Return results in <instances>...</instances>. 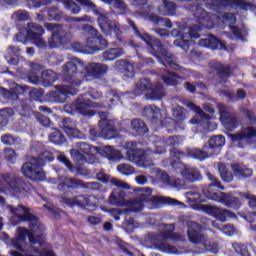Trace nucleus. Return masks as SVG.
Wrapping results in <instances>:
<instances>
[{"instance_id": "f257e3e1", "label": "nucleus", "mask_w": 256, "mask_h": 256, "mask_svg": "<svg viewBox=\"0 0 256 256\" xmlns=\"http://www.w3.org/2000/svg\"><path fill=\"white\" fill-rule=\"evenodd\" d=\"M74 147L75 148L70 150L71 158L74 161H85V155H83L82 153H85L86 155H90L92 157H94L95 155H101L109 161L113 159L120 161L121 159H123V154L121 153V151L115 149L113 146L96 147L91 146L86 142H77ZM79 151H82V153Z\"/></svg>"}, {"instance_id": "f03ea898", "label": "nucleus", "mask_w": 256, "mask_h": 256, "mask_svg": "<svg viewBox=\"0 0 256 256\" xmlns=\"http://www.w3.org/2000/svg\"><path fill=\"white\" fill-rule=\"evenodd\" d=\"M11 213L14 218H17L20 222H28V227L30 230L20 227L18 228V235L14 240L26 241L33 239L34 233H40L43 226L39 221V217L30 213V209L24 207L23 205H18L17 208H11Z\"/></svg>"}, {"instance_id": "7ed1b4c3", "label": "nucleus", "mask_w": 256, "mask_h": 256, "mask_svg": "<svg viewBox=\"0 0 256 256\" xmlns=\"http://www.w3.org/2000/svg\"><path fill=\"white\" fill-rule=\"evenodd\" d=\"M207 178L208 180L211 181V183L210 185L202 189V195H204L205 199L211 200V201H217L218 203L224 204L226 207H230L234 209H237L240 207L239 198H236L235 196L227 195L226 193L219 192L217 190H213V187L224 190V186L221 185V182L219 181L218 178H216V176L208 172Z\"/></svg>"}, {"instance_id": "20e7f679", "label": "nucleus", "mask_w": 256, "mask_h": 256, "mask_svg": "<svg viewBox=\"0 0 256 256\" xmlns=\"http://www.w3.org/2000/svg\"><path fill=\"white\" fill-rule=\"evenodd\" d=\"M166 226H168L169 229H165L159 234L149 233L148 242L152 244L153 248L159 252L177 254V247L165 243L163 240L181 241L183 240V235L174 232L175 224H168Z\"/></svg>"}, {"instance_id": "39448f33", "label": "nucleus", "mask_w": 256, "mask_h": 256, "mask_svg": "<svg viewBox=\"0 0 256 256\" xmlns=\"http://www.w3.org/2000/svg\"><path fill=\"white\" fill-rule=\"evenodd\" d=\"M130 25L133 27L135 34L140 37L142 41H145V43H147V45H149L153 51H156V53H161V63L164 65V67H170V69H174L175 71H185V68L177 64V58H175V56H169V54L165 52L161 41H159L157 38L149 36L148 34H141V32L137 30V27H135V23L131 22Z\"/></svg>"}, {"instance_id": "423d86ee", "label": "nucleus", "mask_w": 256, "mask_h": 256, "mask_svg": "<svg viewBox=\"0 0 256 256\" xmlns=\"http://www.w3.org/2000/svg\"><path fill=\"white\" fill-rule=\"evenodd\" d=\"M225 145V136L217 135L213 136L208 140L207 151L199 150L197 148L188 149V157L190 159L205 160L213 155H219L221 153V148Z\"/></svg>"}, {"instance_id": "0eeeda50", "label": "nucleus", "mask_w": 256, "mask_h": 256, "mask_svg": "<svg viewBox=\"0 0 256 256\" xmlns=\"http://www.w3.org/2000/svg\"><path fill=\"white\" fill-rule=\"evenodd\" d=\"M80 5H83V7H87L88 9H91L96 13V15H100L98 17V25L104 33V35H112L115 33V35H119V28L117 27V24L114 21L109 20V14H101L99 11H97V5L95 3L91 2V0H76Z\"/></svg>"}, {"instance_id": "6e6552de", "label": "nucleus", "mask_w": 256, "mask_h": 256, "mask_svg": "<svg viewBox=\"0 0 256 256\" xmlns=\"http://www.w3.org/2000/svg\"><path fill=\"white\" fill-rule=\"evenodd\" d=\"M85 64L79 58H72L62 66V75L64 81L69 83L72 87H79L81 85V79L77 78V71L83 69Z\"/></svg>"}, {"instance_id": "1a4fd4ad", "label": "nucleus", "mask_w": 256, "mask_h": 256, "mask_svg": "<svg viewBox=\"0 0 256 256\" xmlns=\"http://www.w3.org/2000/svg\"><path fill=\"white\" fill-rule=\"evenodd\" d=\"M45 27L52 33L51 38L48 39V45L51 49H55V47H59V45H64V43L71 41V33L67 31V29L63 28V26L59 24L46 23Z\"/></svg>"}, {"instance_id": "9d476101", "label": "nucleus", "mask_w": 256, "mask_h": 256, "mask_svg": "<svg viewBox=\"0 0 256 256\" xmlns=\"http://www.w3.org/2000/svg\"><path fill=\"white\" fill-rule=\"evenodd\" d=\"M201 29H203V26L194 25L182 32H179L177 29L172 30L171 34L173 37H180L174 41V45L187 51V49H189V39H199V37H201V35H199Z\"/></svg>"}, {"instance_id": "9b49d317", "label": "nucleus", "mask_w": 256, "mask_h": 256, "mask_svg": "<svg viewBox=\"0 0 256 256\" xmlns=\"http://www.w3.org/2000/svg\"><path fill=\"white\" fill-rule=\"evenodd\" d=\"M83 31L88 35L86 51L90 55L97 53L100 49H105L107 47V40L99 38L97 36V29L93 26L87 24L82 27Z\"/></svg>"}, {"instance_id": "f8f14e48", "label": "nucleus", "mask_w": 256, "mask_h": 256, "mask_svg": "<svg viewBox=\"0 0 256 256\" xmlns=\"http://www.w3.org/2000/svg\"><path fill=\"white\" fill-rule=\"evenodd\" d=\"M43 163L46 162H25L24 164H22L21 168L22 175L35 182L44 181V179H46V174L44 173L42 168L44 165Z\"/></svg>"}, {"instance_id": "ddd939ff", "label": "nucleus", "mask_w": 256, "mask_h": 256, "mask_svg": "<svg viewBox=\"0 0 256 256\" xmlns=\"http://www.w3.org/2000/svg\"><path fill=\"white\" fill-rule=\"evenodd\" d=\"M45 34L43 27L35 22H29L27 26V36L30 41H33L36 47L47 49V42L41 37Z\"/></svg>"}, {"instance_id": "4468645a", "label": "nucleus", "mask_w": 256, "mask_h": 256, "mask_svg": "<svg viewBox=\"0 0 256 256\" xmlns=\"http://www.w3.org/2000/svg\"><path fill=\"white\" fill-rule=\"evenodd\" d=\"M91 107H101L99 103H94L85 99L79 98L72 104H66L64 106L65 113L68 115H75V113H81V115H87V110L91 109Z\"/></svg>"}, {"instance_id": "2eb2a0df", "label": "nucleus", "mask_w": 256, "mask_h": 256, "mask_svg": "<svg viewBox=\"0 0 256 256\" xmlns=\"http://www.w3.org/2000/svg\"><path fill=\"white\" fill-rule=\"evenodd\" d=\"M100 131L97 132L95 128H90L89 135L93 139L97 137H102L103 139H113L115 135V131H117V127L113 124V122L108 120H102L99 122Z\"/></svg>"}, {"instance_id": "dca6fc26", "label": "nucleus", "mask_w": 256, "mask_h": 256, "mask_svg": "<svg viewBox=\"0 0 256 256\" xmlns=\"http://www.w3.org/2000/svg\"><path fill=\"white\" fill-rule=\"evenodd\" d=\"M68 95H77V88L71 85L57 86V90L49 92L47 97L54 103H65Z\"/></svg>"}, {"instance_id": "f3484780", "label": "nucleus", "mask_w": 256, "mask_h": 256, "mask_svg": "<svg viewBox=\"0 0 256 256\" xmlns=\"http://www.w3.org/2000/svg\"><path fill=\"white\" fill-rule=\"evenodd\" d=\"M140 200L143 201L149 209H158L163 205L175 206L178 201L174 198L164 196H140Z\"/></svg>"}, {"instance_id": "a211bd4d", "label": "nucleus", "mask_w": 256, "mask_h": 256, "mask_svg": "<svg viewBox=\"0 0 256 256\" xmlns=\"http://www.w3.org/2000/svg\"><path fill=\"white\" fill-rule=\"evenodd\" d=\"M97 182H83L76 178H64L63 182L58 183V191H65L66 189H78L83 187L84 189H94L97 186Z\"/></svg>"}, {"instance_id": "6ab92c4d", "label": "nucleus", "mask_w": 256, "mask_h": 256, "mask_svg": "<svg viewBox=\"0 0 256 256\" xmlns=\"http://www.w3.org/2000/svg\"><path fill=\"white\" fill-rule=\"evenodd\" d=\"M186 226L188 227L186 235L188 236L189 242L192 244H202L205 240L204 235L201 233L203 226L196 221H188L186 222Z\"/></svg>"}, {"instance_id": "aec40b11", "label": "nucleus", "mask_w": 256, "mask_h": 256, "mask_svg": "<svg viewBox=\"0 0 256 256\" xmlns=\"http://www.w3.org/2000/svg\"><path fill=\"white\" fill-rule=\"evenodd\" d=\"M217 107L220 113V121L224 127H226V129H235V127H237V117L235 114L231 113L225 104L219 103Z\"/></svg>"}, {"instance_id": "412c9836", "label": "nucleus", "mask_w": 256, "mask_h": 256, "mask_svg": "<svg viewBox=\"0 0 256 256\" xmlns=\"http://www.w3.org/2000/svg\"><path fill=\"white\" fill-rule=\"evenodd\" d=\"M5 182L10 186L11 191H14L17 194L29 193L31 185L25 183L18 178H10L9 176L4 178Z\"/></svg>"}, {"instance_id": "4be33fe9", "label": "nucleus", "mask_w": 256, "mask_h": 256, "mask_svg": "<svg viewBox=\"0 0 256 256\" xmlns=\"http://www.w3.org/2000/svg\"><path fill=\"white\" fill-rule=\"evenodd\" d=\"M125 149L128 161H142L143 157H145V150L137 149L135 142H127Z\"/></svg>"}, {"instance_id": "5701e85b", "label": "nucleus", "mask_w": 256, "mask_h": 256, "mask_svg": "<svg viewBox=\"0 0 256 256\" xmlns=\"http://www.w3.org/2000/svg\"><path fill=\"white\" fill-rule=\"evenodd\" d=\"M96 179L101 181L103 184H108L117 187L119 189H131L130 185L122 180H118L117 178H112L108 174H105L103 172H99L96 174Z\"/></svg>"}, {"instance_id": "b1692460", "label": "nucleus", "mask_w": 256, "mask_h": 256, "mask_svg": "<svg viewBox=\"0 0 256 256\" xmlns=\"http://www.w3.org/2000/svg\"><path fill=\"white\" fill-rule=\"evenodd\" d=\"M61 203L67 205V207H90V199L87 198L85 195H79L74 198H68L64 196L63 198H61Z\"/></svg>"}, {"instance_id": "393cba45", "label": "nucleus", "mask_w": 256, "mask_h": 256, "mask_svg": "<svg viewBox=\"0 0 256 256\" xmlns=\"http://www.w3.org/2000/svg\"><path fill=\"white\" fill-rule=\"evenodd\" d=\"M207 213L221 223L226 222L228 218L234 217V213L230 210L220 209L216 206H208Z\"/></svg>"}, {"instance_id": "a878e982", "label": "nucleus", "mask_w": 256, "mask_h": 256, "mask_svg": "<svg viewBox=\"0 0 256 256\" xmlns=\"http://www.w3.org/2000/svg\"><path fill=\"white\" fill-rule=\"evenodd\" d=\"M63 129L68 137H73L74 139H84L83 132L79 131L76 127V124L71 118H65L63 120Z\"/></svg>"}, {"instance_id": "bb28decb", "label": "nucleus", "mask_w": 256, "mask_h": 256, "mask_svg": "<svg viewBox=\"0 0 256 256\" xmlns=\"http://www.w3.org/2000/svg\"><path fill=\"white\" fill-rule=\"evenodd\" d=\"M229 137L234 143H241V141H245V139H253V137H256V130L251 126L245 127L242 128L241 132L230 134Z\"/></svg>"}, {"instance_id": "cd10ccee", "label": "nucleus", "mask_w": 256, "mask_h": 256, "mask_svg": "<svg viewBox=\"0 0 256 256\" xmlns=\"http://www.w3.org/2000/svg\"><path fill=\"white\" fill-rule=\"evenodd\" d=\"M231 170L238 179H247L253 176V170L241 163L231 164Z\"/></svg>"}, {"instance_id": "c85d7f7f", "label": "nucleus", "mask_w": 256, "mask_h": 256, "mask_svg": "<svg viewBox=\"0 0 256 256\" xmlns=\"http://www.w3.org/2000/svg\"><path fill=\"white\" fill-rule=\"evenodd\" d=\"M107 71H109L107 64L93 62L86 66V73L90 75V77H101V75H105Z\"/></svg>"}, {"instance_id": "c756f323", "label": "nucleus", "mask_w": 256, "mask_h": 256, "mask_svg": "<svg viewBox=\"0 0 256 256\" xmlns=\"http://www.w3.org/2000/svg\"><path fill=\"white\" fill-rule=\"evenodd\" d=\"M179 174H181L182 178H184L186 183H197L203 180L201 171L195 167L185 169L183 172H180Z\"/></svg>"}, {"instance_id": "7c9ffc66", "label": "nucleus", "mask_w": 256, "mask_h": 256, "mask_svg": "<svg viewBox=\"0 0 256 256\" xmlns=\"http://www.w3.org/2000/svg\"><path fill=\"white\" fill-rule=\"evenodd\" d=\"M187 107H189V109H192L196 113L194 119L190 121L192 125H197V123H205V121L207 122L209 121V119H211L209 115L203 112V110L199 106L195 105L193 102H189L187 104Z\"/></svg>"}, {"instance_id": "2f4dec72", "label": "nucleus", "mask_w": 256, "mask_h": 256, "mask_svg": "<svg viewBox=\"0 0 256 256\" xmlns=\"http://www.w3.org/2000/svg\"><path fill=\"white\" fill-rule=\"evenodd\" d=\"M19 57H21V50L17 46L10 45L6 49L4 58L9 65H19Z\"/></svg>"}, {"instance_id": "473e14b6", "label": "nucleus", "mask_w": 256, "mask_h": 256, "mask_svg": "<svg viewBox=\"0 0 256 256\" xmlns=\"http://www.w3.org/2000/svg\"><path fill=\"white\" fill-rule=\"evenodd\" d=\"M67 161V157L63 152H51V151H44L39 154L38 158H33V161Z\"/></svg>"}, {"instance_id": "72a5a7b5", "label": "nucleus", "mask_w": 256, "mask_h": 256, "mask_svg": "<svg viewBox=\"0 0 256 256\" xmlns=\"http://www.w3.org/2000/svg\"><path fill=\"white\" fill-rule=\"evenodd\" d=\"M114 69L120 73H124L126 77H133L135 75V70L131 63L125 60H118L114 64Z\"/></svg>"}, {"instance_id": "f704fd0d", "label": "nucleus", "mask_w": 256, "mask_h": 256, "mask_svg": "<svg viewBox=\"0 0 256 256\" xmlns=\"http://www.w3.org/2000/svg\"><path fill=\"white\" fill-rule=\"evenodd\" d=\"M125 196L126 194L122 190H113L107 202L117 207H123L125 205Z\"/></svg>"}, {"instance_id": "c9c22d12", "label": "nucleus", "mask_w": 256, "mask_h": 256, "mask_svg": "<svg viewBox=\"0 0 256 256\" xmlns=\"http://www.w3.org/2000/svg\"><path fill=\"white\" fill-rule=\"evenodd\" d=\"M71 173H77V175L83 176L84 178H90V171L85 169L82 164H77L76 166L72 164L71 161H63L61 162Z\"/></svg>"}, {"instance_id": "e433bc0d", "label": "nucleus", "mask_w": 256, "mask_h": 256, "mask_svg": "<svg viewBox=\"0 0 256 256\" xmlns=\"http://www.w3.org/2000/svg\"><path fill=\"white\" fill-rule=\"evenodd\" d=\"M221 95L228 98L230 103H235V101H241L247 97V92L243 89H238L235 94L231 90H222Z\"/></svg>"}, {"instance_id": "4c0bfd02", "label": "nucleus", "mask_w": 256, "mask_h": 256, "mask_svg": "<svg viewBox=\"0 0 256 256\" xmlns=\"http://www.w3.org/2000/svg\"><path fill=\"white\" fill-rule=\"evenodd\" d=\"M215 69L218 73L219 83H226L227 79H229L231 75V68L227 65L216 63Z\"/></svg>"}, {"instance_id": "58836bf2", "label": "nucleus", "mask_w": 256, "mask_h": 256, "mask_svg": "<svg viewBox=\"0 0 256 256\" xmlns=\"http://www.w3.org/2000/svg\"><path fill=\"white\" fill-rule=\"evenodd\" d=\"M165 97V92L163 91V84L158 83L154 88L151 86L150 95H146L147 99L152 101H159Z\"/></svg>"}, {"instance_id": "ea45409f", "label": "nucleus", "mask_w": 256, "mask_h": 256, "mask_svg": "<svg viewBox=\"0 0 256 256\" xmlns=\"http://www.w3.org/2000/svg\"><path fill=\"white\" fill-rule=\"evenodd\" d=\"M151 87H153L151 80L142 78L136 83L134 95H141L144 91H151Z\"/></svg>"}, {"instance_id": "a19ab883", "label": "nucleus", "mask_w": 256, "mask_h": 256, "mask_svg": "<svg viewBox=\"0 0 256 256\" xmlns=\"http://www.w3.org/2000/svg\"><path fill=\"white\" fill-rule=\"evenodd\" d=\"M57 81V74L53 70H46L41 73V83L44 87H49Z\"/></svg>"}, {"instance_id": "79ce46f5", "label": "nucleus", "mask_w": 256, "mask_h": 256, "mask_svg": "<svg viewBox=\"0 0 256 256\" xmlns=\"http://www.w3.org/2000/svg\"><path fill=\"white\" fill-rule=\"evenodd\" d=\"M144 113L146 117H152V123H157L161 119V109L155 105L145 107Z\"/></svg>"}, {"instance_id": "37998d69", "label": "nucleus", "mask_w": 256, "mask_h": 256, "mask_svg": "<svg viewBox=\"0 0 256 256\" xmlns=\"http://www.w3.org/2000/svg\"><path fill=\"white\" fill-rule=\"evenodd\" d=\"M31 72L28 75V81L34 85L41 84V79L39 78V71H41V65L37 63H31Z\"/></svg>"}, {"instance_id": "c03bdc74", "label": "nucleus", "mask_w": 256, "mask_h": 256, "mask_svg": "<svg viewBox=\"0 0 256 256\" xmlns=\"http://www.w3.org/2000/svg\"><path fill=\"white\" fill-rule=\"evenodd\" d=\"M218 173H220L221 179L225 183H231L234 179L233 173L227 169L223 162L218 163Z\"/></svg>"}, {"instance_id": "a18cd8bd", "label": "nucleus", "mask_w": 256, "mask_h": 256, "mask_svg": "<svg viewBox=\"0 0 256 256\" xmlns=\"http://www.w3.org/2000/svg\"><path fill=\"white\" fill-rule=\"evenodd\" d=\"M123 55V49L121 48H111L103 52L102 57L104 61H115V59H119Z\"/></svg>"}, {"instance_id": "49530a36", "label": "nucleus", "mask_w": 256, "mask_h": 256, "mask_svg": "<svg viewBox=\"0 0 256 256\" xmlns=\"http://www.w3.org/2000/svg\"><path fill=\"white\" fill-rule=\"evenodd\" d=\"M161 77L165 85H177V79H181V81L185 79L183 76H179L178 74L169 71L162 73Z\"/></svg>"}, {"instance_id": "de8ad7c7", "label": "nucleus", "mask_w": 256, "mask_h": 256, "mask_svg": "<svg viewBox=\"0 0 256 256\" xmlns=\"http://www.w3.org/2000/svg\"><path fill=\"white\" fill-rule=\"evenodd\" d=\"M160 15L171 16L175 13V3L164 0L163 5L158 9Z\"/></svg>"}, {"instance_id": "09e8293b", "label": "nucleus", "mask_w": 256, "mask_h": 256, "mask_svg": "<svg viewBox=\"0 0 256 256\" xmlns=\"http://www.w3.org/2000/svg\"><path fill=\"white\" fill-rule=\"evenodd\" d=\"M172 115L176 121H185L189 119V112L181 106H176L172 109Z\"/></svg>"}, {"instance_id": "8fccbe9b", "label": "nucleus", "mask_w": 256, "mask_h": 256, "mask_svg": "<svg viewBox=\"0 0 256 256\" xmlns=\"http://www.w3.org/2000/svg\"><path fill=\"white\" fill-rule=\"evenodd\" d=\"M61 3L66 11H70L72 15H79V13H81V6H79L73 0H61Z\"/></svg>"}, {"instance_id": "3c124183", "label": "nucleus", "mask_w": 256, "mask_h": 256, "mask_svg": "<svg viewBox=\"0 0 256 256\" xmlns=\"http://www.w3.org/2000/svg\"><path fill=\"white\" fill-rule=\"evenodd\" d=\"M49 141L55 145H61L67 141L65 136L59 130H55L49 135Z\"/></svg>"}, {"instance_id": "603ef678", "label": "nucleus", "mask_w": 256, "mask_h": 256, "mask_svg": "<svg viewBox=\"0 0 256 256\" xmlns=\"http://www.w3.org/2000/svg\"><path fill=\"white\" fill-rule=\"evenodd\" d=\"M233 249L235 253H237L240 256H252V254L249 252L247 244L233 243Z\"/></svg>"}, {"instance_id": "864d4df0", "label": "nucleus", "mask_w": 256, "mask_h": 256, "mask_svg": "<svg viewBox=\"0 0 256 256\" xmlns=\"http://www.w3.org/2000/svg\"><path fill=\"white\" fill-rule=\"evenodd\" d=\"M131 127L134 131H137V133H147L148 131L145 122H143L141 119L132 120Z\"/></svg>"}, {"instance_id": "5fc2aeb1", "label": "nucleus", "mask_w": 256, "mask_h": 256, "mask_svg": "<svg viewBox=\"0 0 256 256\" xmlns=\"http://www.w3.org/2000/svg\"><path fill=\"white\" fill-rule=\"evenodd\" d=\"M193 167H187V165H185L183 162L181 161H174L171 162V171L176 173V174H180L183 173L185 170H190Z\"/></svg>"}, {"instance_id": "6e6d98bb", "label": "nucleus", "mask_w": 256, "mask_h": 256, "mask_svg": "<svg viewBox=\"0 0 256 256\" xmlns=\"http://www.w3.org/2000/svg\"><path fill=\"white\" fill-rule=\"evenodd\" d=\"M101 1L102 3H106L107 5H112L116 9L123 11V13H127V5H125V2L121 0H101Z\"/></svg>"}, {"instance_id": "4d7b16f0", "label": "nucleus", "mask_w": 256, "mask_h": 256, "mask_svg": "<svg viewBox=\"0 0 256 256\" xmlns=\"http://www.w3.org/2000/svg\"><path fill=\"white\" fill-rule=\"evenodd\" d=\"M209 39V48L210 49H225V42L218 40L217 37L210 35L208 36Z\"/></svg>"}, {"instance_id": "13d9d810", "label": "nucleus", "mask_w": 256, "mask_h": 256, "mask_svg": "<svg viewBox=\"0 0 256 256\" xmlns=\"http://www.w3.org/2000/svg\"><path fill=\"white\" fill-rule=\"evenodd\" d=\"M117 171H119V173H121L122 175H134L135 174V168H133L130 164H119V166H117Z\"/></svg>"}, {"instance_id": "bf43d9fd", "label": "nucleus", "mask_w": 256, "mask_h": 256, "mask_svg": "<svg viewBox=\"0 0 256 256\" xmlns=\"http://www.w3.org/2000/svg\"><path fill=\"white\" fill-rule=\"evenodd\" d=\"M13 21H29V12L26 10H18L12 14Z\"/></svg>"}, {"instance_id": "052dcab7", "label": "nucleus", "mask_w": 256, "mask_h": 256, "mask_svg": "<svg viewBox=\"0 0 256 256\" xmlns=\"http://www.w3.org/2000/svg\"><path fill=\"white\" fill-rule=\"evenodd\" d=\"M145 205L146 203L143 200H141V198L136 199L135 201H133L132 206H130V212H142L144 210Z\"/></svg>"}, {"instance_id": "680f3d73", "label": "nucleus", "mask_w": 256, "mask_h": 256, "mask_svg": "<svg viewBox=\"0 0 256 256\" xmlns=\"http://www.w3.org/2000/svg\"><path fill=\"white\" fill-rule=\"evenodd\" d=\"M205 251L217 255L220 251L219 243L211 241L209 243L204 244Z\"/></svg>"}, {"instance_id": "e2e57ef3", "label": "nucleus", "mask_w": 256, "mask_h": 256, "mask_svg": "<svg viewBox=\"0 0 256 256\" xmlns=\"http://www.w3.org/2000/svg\"><path fill=\"white\" fill-rule=\"evenodd\" d=\"M241 199H245L248 201V207L254 209L256 208V196L246 193V192H240Z\"/></svg>"}, {"instance_id": "0e129e2a", "label": "nucleus", "mask_w": 256, "mask_h": 256, "mask_svg": "<svg viewBox=\"0 0 256 256\" xmlns=\"http://www.w3.org/2000/svg\"><path fill=\"white\" fill-rule=\"evenodd\" d=\"M102 210L104 212H109L110 215H112L114 221H119L121 220V217L120 215H122L123 213H127L128 210H122V209H115V208H112L110 210H105L104 208H102Z\"/></svg>"}, {"instance_id": "69168bd1", "label": "nucleus", "mask_w": 256, "mask_h": 256, "mask_svg": "<svg viewBox=\"0 0 256 256\" xmlns=\"http://www.w3.org/2000/svg\"><path fill=\"white\" fill-rule=\"evenodd\" d=\"M66 21L69 23H73L75 21L78 23H92L93 20L91 19V16L83 15L82 17H68Z\"/></svg>"}, {"instance_id": "338daca9", "label": "nucleus", "mask_w": 256, "mask_h": 256, "mask_svg": "<svg viewBox=\"0 0 256 256\" xmlns=\"http://www.w3.org/2000/svg\"><path fill=\"white\" fill-rule=\"evenodd\" d=\"M29 7L39 8L43 5H51V0H27Z\"/></svg>"}, {"instance_id": "774afa93", "label": "nucleus", "mask_w": 256, "mask_h": 256, "mask_svg": "<svg viewBox=\"0 0 256 256\" xmlns=\"http://www.w3.org/2000/svg\"><path fill=\"white\" fill-rule=\"evenodd\" d=\"M220 230L227 236H233L236 233V228L231 224L222 225Z\"/></svg>"}]
</instances>
